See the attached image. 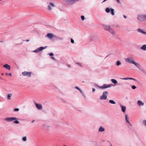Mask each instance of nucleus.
Returning a JSON list of instances; mask_svg holds the SVG:
<instances>
[{
    "label": "nucleus",
    "instance_id": "nucleus-1",
    "mask_svg": "<svg viewBox=\"0 0 146 146\" xmlns=\"http://www.w3.org/2000/svg\"><path fill=\"white\" fill-rule=\"evenodd\" d=\"M125 61L128 63L133 64L137 68H139L138 64L134 60L133 57H128L125 59Z\"/></svg>",
    "mask_w": 146,
    "mask_h": 146
},
{
    "label": "nucleus",
    "instance_id": "nucleus-2",
    "mask_svg": "<svg viewBox=\"0 0 146 146\" xmlns=\"http://www.w3.org/2000/svg\"><path fill=\"white\" fill-rule=\"evenodd\" d=\"M108 94V93L107 91L103 92L102 95L100 96V99L101 100H106L107 98V96Z\"/></svg>",
    "mask_w": 146,
    "mask_h": 146
},
{
    "label": "nucleus",
    "instance_id": "nucleus-3",
    "mask_svg": "<svg viewBox=\"0 0 146 146\" xmlns=\"http://www.w3.org/2000/svg\"><path fill=\"white\" fill-rule=\"evenodd\" d=\"M55 7V5L53 3L50 2L49 3L48 5V9L49 11H50L52 10L53 8Z\"/></svg>",
    "mask_w": 146,
    "mask_h": 146
},
{
    "label": "nucleus",
    "instance_id": "nucleus-4",
    "mask_svg": "<svg viewBox=\"0 0 146 146\" xmlns=\"http://www.w3.org/2000/svg\"><path fill=\"white\" fill-rule=\"evenodd\" d=\"M96 86L98 88L102 89H105L106 88L109 87H110L111 86V84H108L107 85L106 84H104L103 85V86H99L97 85Z\"/></svg>",
    "mask_w": 146,
    "mask_h": 146
},
{
    "label": "nucleus",
    "instance_id": "nucleus-5",
    "mask_svg": "<svg viewBox=\"0 0 146 146\" xmlns=\"http://www.w3.org/2000/svg\"><path fill=\"white\" fill-rule=\"evenodd\" d=\"M17 119L15 117H9L6 118L5 119V120L8 122L12 121Z\"/></svg>",
    "mask_w": 146,
    "mask_h": 146
},
{
    "label": "nucleus",
    "instance_id": "nucleus-6",
    "mask_svg": "<svg viewBox=\"0 0 146 146\" xmlns=\"http://www.w3.org/2000/svg\"><path fill=\"white\" fill-rule=\"evenodd\" d=\"M137 19L141 21H145L144 15H140L138 16Z\"/></svg>",
    "mask_w": 146,
    "mask_h": 146
},
{
    "label": "nucleus",
    "instance_id": "nucleus-7",
    "mask_svg": "<svg viewBox=\"0 0 146 146\" xmlns=\"http://www.w3.org/2000/svg\"><path fill=\"white\" fill-rule=\"evenodd\" d=\"M47 46H45L44 47H41L38 48L37 49L34 51V52H38L42 50L43 49H44L46 48Z\"/></svg>",
    "mask_w": 146,
    "mask_h": 146
},
{
    "label": "nucleus",
    "instance_id": "nucleus-8",
    "mask_svg": "<svg viewBox=\"0 0 146 146\" xmlns=\"http://www.w3.org/2000/svg\"><path fill=\"white\" fill-rule=\"evenodd\" d=\"M36 108L38 109H41L42 108V106L41 105L35 103Z\"/></svg>",
    "mask_w": 146,
    "mask_h": 146
},
{
    "label": "nucleus",
    "instance_id": "nucleus-9",
    "mask_svg": "<svg viewBox=\"0 0 146 146\" xmlns=\"http://www.w3.org/2000/svg\"><path fill=\"white\" fill-rule=\"evenodd\" d=\"M79 0H68V2L69 4H72L75 2L79 1Z\"/></svg>",
    "mask_w": 146,
    "mask_h": 146
},
{
    "label": "nucleus",
    "instance_id": "nucleus-10",
    "mask_svg": "<svg viewBox=\"0 0 146 146\" xmlns=\"http://www.w3.org/2000/svg\"><path fill=\"white\" fill-rule=\"evenodd\" d=\"M3 67L9 70H10L11 69L10 66L7 64L4 65Z\"/></svg>",
    "mask_w": 146,
    "mask_h": 146
},
{
    "label": "nucleus",
    "instance_id": "nucleus-11",
    "mask_svg": "<svg viewBox=\"0 0 146 146\" xmlns=\"http://www.w3.org/2000/svg\"><path fill=\"white\" fill-rule=\"evenodd\" d=\"M137 104L139 106H142L144 105V103H143L141 101L138 100L137 102Z\"/></svg>",
    "mask_w": 146,
    "mask_h": 146
},
{
    "label": "nucleus",
    "instance_id": "nucleus-12",
    "mask_svg": "<svg viewBox=\"0 0 146 146\" xmlns=\"http://www.w3.org/2000/svg\"><path fill=\"white\" fill-rule=\"evenodd\" d=\"M121 111L123 112H124L126 110V107L125 106H121Z\"/></svg>",
    "mask_w": 146,
    "mask_h": 146
},
{
    "label": "nucleus",
    "instance_id": "nucleus-13",
    "mask_svg": "<svg viewBox=\"0 0 146 146\" xmlns=\"http://www.w3.org/2000/svg\"><path fill=\"white\" fill-rule=\"evenodd\" d=\"M47 36L50 38H51L53 37V35L51 33H48L47 35Z\"/></svg>",
    "mask_w": 146,
    "mask_h": 146
},
{
    "label": "nucleus",
    "instance_id": "nucleus-14",
    "mask_svg": "<svg viewBox=\"0 0 146 146\" xmlns=\"http://www.w3.org/2000/svg\"><path fill=\"white\" fill-rule=\"evenodd\" d=\"M127 116H128V115L127 114H126L125 115L126 120V121H127V122L128 123H129L130 125L131 126V124L129 122V119H128V117Z\"/></svg>",
    "mask_w": 146,
    "mask_h": 146
},
{
    "label": "nucleus",
    "instance_id": "nucleus-15",
    "mask_svg": "<svg viewBox=\"0 0 146 146\" xmlns=\"http://www.w3.org/2000/svg\"><path fill=\"white\" fill-rule=\"evenodd\" d=\"M104 131V129L102 126L100 127L98 130V131L100 132H103Z\"/></svg>",
    "mask_w": 146,
    "mask_h": 146
},
{
    "label": "nucleus",
    "instance_id": "nucleus-16",
    "mask_svg": "<svg viewBox=\"0 0 146 146\" xmlns=\"http://www.w3.org/2000/svg\"><path fill=\"white\" fill-rule=\"evenodd\" d=\"M141 49L143 50H146V44H144L140 48Z\"/></svg>",
    "mask_w": 146,
    "mask_h": 146
},
{
    "label": "nucleus",
    "instance_id": "nucleus-17",
    "mask_svg": "<svg viewBox=\"0 0 146 146\" xmlns=\"http://www.w3.org/2000/svg\"><path fill=\"white\" fill-rule=\"evenodd\" d=\"M109 31L111 34L113 35H115V33L114 31L111 29H110Z\"/></svg>",
    "mask_w": 146,
    "mask_h": 146
},
{
    "label": "nucleus",
    "instance_id": "nucleus-18",
    "mask_svg": "<svg viewBox=\"0 0 146 146\" xmlns=\"http://www.w3.org/2000/svg\"><path fill=\"white\" fill-rule=\"evenodd\" d=\"M137 31H138L140 32V33H141L142 34H146V33H145V32L143 31L141 29H138L137 30Z\"/></svg>",
    "mask_w": 146,
    "mask_h": 146
},
{
    "label": "nucleus",
    "instance_id": "nucleus-19",
    "mask_svg": "<svg viewBox=\"0 0 146 146\" xmlns=\"http://www.w3.org/2000/svg\"><path fill=\"white\" fill-rule=\"evenodd\" d=\"M111 80L112 82L114 84H116L117 83V81L114 79H111Z\"/></svg>",
    "mask_w": 146,
    "mask_h": 146
},
{
    "label": "nucleus",
    "instance_id": "nucleus-20",
    "mask_svg": "<svg viewBox=\"0 0 146 146\" xmlns=\"http://www.w3.org/2000/svg\"><path fill=\"white\" fill-rule=\"evenodd\" d=\"M12 95L11 94H9L7 95V99L8 100H10L11 99V97Z\"/></svg>",
    "mask_w": 146,
    "mask_h": 146
},
{
    "label": "nucleus",
    "instance_id": "nucleus-21",
    "mask_svg": "<svg viewBox=\"0 0 146 146\" xmlns=\"http://www.w3.org/2000/svg\"><path fill=\"white\" fill-rule=\"evenodd\" d=\"M123 80H128V79H129V80H134V81H137V80L134 79V78H123Z\"/></svg>",
    "mask_w": 146,
    "mask_h": 146
},
{
    "label": "nucleus",
    "instance_id": "nucleus-22",
    "mask_svg": "<svg viewBox=\"0 0 146 146\" xmlns=\"http://www.w3.org/2000/svg\"><path fill=\"white\" fill-rule=\"evenodd\" d=\"M22 74L24 76H26L27 75V72L26 71L23 72L22 73Z\"/></svg>",
    "mask_w": 146,
    "mask_h": 146
},
{
    "label": "nucleus",
    "instance_id": "nucleus-23",
    "mask_svg": "<svg viewBox=\"0 0 146 146\" xmlns=\"http://www.w3.org/2000/svg\"><path fill=\"white\" fill-rule=\"evenodd\" d=\"M111 28L110 27V26H106L105 27V29L106 30H108V31H109V30H110V29Z\"/></svg>",
    "mask_w": 146,
    "mask_h": 146
},
{
    "label": "nucleus",
    "instance_id": "nucleus-24",
    "mask_svg": "<svg viewBox=\"0 0 146 146\" xmlns=\"http://www.w3.org/2000/svg\"><path fill=\"white\" fill-rule=\"evenodd\" d=\"M109 102L111 103V104H115V102L113 100H109Z\"/></svg>",
    "mask_w": 146,
    "mask_h": 146
},
{
    "label": "nucleus",
    "instance_id": "nucleus-25",
    "mask_svg": "<svg viewBox=\"0 0 146 146\" xmlns=\"http://www.w3.org/2000/svg\"><path fill=\"white\" fill-rule=\"evenodd\" d=\"M111 10L110 9L108 8H106V11L107 13H109L110 11H111Z\"/></svg>",
    "mask_w": 146,
    "mask_h": 146
},
{
    "label": "nucleus",
    "instance_id": "nucleus-26",
    "mask_svg": "<svg viewBox=\"0 0 146 146\" xmlns=\"http://www.w3.org/2000/svg\"><path fill=\"white\" fill-rule=\"evenodd\" d=\"M114 10L113 9H111V14L112 15H114Z\"/></svg>",
    "mask_w": 146,
    "mask_h": 146
},
{
    "label": "nucleus",
    "instance_id": "nucleus-27",
    "mask_svg": "<svg viewBox=\"0 0 146 146\" xmlns=\"http://www.w3.org/2000/svg\"><path fill=\"white\" fill-rule=\"evenodd\" d=\"M121 64V62L119 61H117V66H119Z\"/></svg>",
    "mask_w": 146,
    "mask_h": 146
},
{
    "label": "nucleus",
    "instance_id": "nucleus-28",
    "mask_svg": "<svg viewBox=\"0 0 146 146\" xmlns=\"http://www.w3.org/2000/svg\"><path fill=\"white\" fill-rule=\"evenodd\" d=\"M22 140L23 141H27V138L26 137H23L22 138Z\"/></svg>",
    "mask_w": 146,
    "mask_h": 146
},
{
    "label": "nucleus",
    "instance_id": "nucleus-29",
    "mask_svg": "<svg viewBox=\"0 0 146 146\" xmlns=\"http://www.w3.org/2000/svg\"><path fill=\"white\" fill-rule=\"evenodd\" d=\"M19 109L17 108H15L14 109V110L15 111H19Z\"/></svg>",
    "mask_w": 146,
    "mask_h": 146
},
{
    "label": "nucleus",
    "instance_id": "nucleus-30",
    "mask_svg": "<svg viewBox=\"0 0 146 146\" xmlns=\"http://www.w3.org/2000/svg\"><path fill=\"white\" fill-rule=\"evenodd\" d=\"M19 123V121L17 120H15L14 122V123L15 124H18Z\"/></svg>",
    "mask_w": 146,
    "mask_h": 146
},
{
    "label": "nucleus",
    "instance_id": "nucleus-31",
    "mask_svg": "<svg viewBox=\"0 0 146 146\" xmlns=\"http://www.w3.org/2000/svg\"><path fill=\"white\" fill-rule=\"evenodd\" d=\"M81 18L82 20V21L84 20V16H81Z\"/></svg>",
    "mask_w": 146,
    "mask_h": 146
},
{
    "label": "nucleus",
    "instance_id": "nucleus-32",
    "mask_svg": "<svg viewBox=\"0 0 146 146\" xmlns=\"http://www.w3.org/2000/svg\"><path fill=\"white\" fill-rule=\"evenodd\" d=\"M5 74H6V75H10V76H12V75H11V73H5Z\"/></svg>",
    "mask_w": 146,
    "mask_h": 146
},
{
    "label": "nucleus",
    "instance_id": "nucleus-33",
    "mask_svg": "<svg viewBox=\"0 0 146 146\" xmlns=\"http://www.w3.org/2000/svg\"><path fill=\"white\" fill-rule=\"evenodd\" d=\"M143 124L146 126V120H144L143 121Z\"/></svg>",
    "mask_w": 146,
    "mask_h": 146
},
{
    "label": "nucleus",
    "instance_id": "nucleus-34",
    "mask_svg": "<svg viewBox=\"0 0 146 146\" xmlns=\"http://www.w3.org/2000/svg\"><path fill=\"white\" fill-rule=\"evenodd\" d=\"M136 88V87L135 86H134V85L132 87V88L133 89H135Z\"/></svg>",
    "mask_w": 146,
    "mask_h": 146
},
{
    "label": "nucleus",
    "instance_id": "nucleus-35",
    "mask_svg": "<svg viewBox=\"0 0 146 146\" xmlns=\"http://www.w3.org/2000/svg\"><path fill=\"white\" fill-rule=\"evenodd\" d=\"M31 73L30 72H28V76H31Z\"/></svg>",
    "mask_w": 146,
    "mask_h": 146
},
{
    "label": "nucleus",
    "instance_id": "nucleus-36",
    "mask_svg": "<svg viewBox=\"0 0 146 146\" xmlns=\"http://www.w3.org/2000/svg\"><path fill=\"white\" fill-rule=\"evenodd\" d=\"M71 42L72 43H74V40L72 39H71Z\"/></svg>",
    "mask_w": 146,
    "mask_h": 146
},
{
    "label": "nucleus",
    "instance_id": "nucleus-37",
    "mask_svg": "<svg viewBox=\"0 0 146 146\" xmlns=\"http://www.w3.org/2000/svg\"><path fill=\"white\" fill-rule=\"evenodd\" d=\"M49 55L51 56H53L54 55V54L53 53H51Z\"/></svg>",
    "mask_w": 146,
    "mask_h": 146
},
{
    "label": "nucleus",
    "instance_id": "nucleus-38",
    "mask_svg": "<svg viewBox=\"0 0 146 146\" xmlns=\"http://www.w3.org/2000/svg\"><path fill=\"white\" fill-rule=\"evenodd\" d=\"M76 64L79 65V66H80L81 67L82 66V65H81V64L80 63H76Z\"/></svg>",
    "mask_w": 146,
    "mask_h": 146
},
{
    "label": "nucleus",
    "instance_id": "nucleus-39",
    "mask_svg": "<svg viewBox=\"0 0 146 146\" xmlns=\"http://www.w3.org/2000/svg\"><path fill=\"white\" fill-rule=\"evenodd\" d=\"M75 88L78 90H80V89L77 87H76Z\"/></svg>",
    "mask_w": 146,
    "mask_h": 146
},
{
    "label": "nucleus",
    "instance_id": "nucleus-40",
    "mask_svg": "<svg viewBox=\"0 0 146 146\" xmlns=\"http://www.w3.org/2000/svg\"><path fill=\"white\" fill-rule=\"evenodd\" d=\"M95 89L94 88H92V91L93 92L95 91Z\"/></svg>",
    "mask_w": 146,
    "mask_h": 146
},
{
    "label": "nucleus",
    "instance_id": "nucleus-41",
    "mask_svg": "<svg viewBox=\"0 0 146 146\" xmlns=\"http://www.w3.org/2000/svg\"><path fill=\"white\" fill-rule=\"evenodd\" d=\"M117 1L118 3H120V1L119 0H117Z\"/></svg>",
    "mask_w": 146,
    "mask_h": 146
},
{
    "label": "nucleus",
    "instance_id": "nucleus-42",
    "mask_svg": "<svg viewBox=\"0 0 146 146\" xmlns=\"http://www.w3.org/2000/svg\"><path fill=\"white\" fill-rule=\"evenodd\" d=\"M144 15L145 21L146 20V15Z\"/></svg>",
    "mask_w": 146,
    "mask_h": 146
},
{
    "label": "nucleus",
    "instance_id": "nucleus-43",
    "mask_svg": "<svg viewBox=\"0 0 146 146\" xmlns=\"http://www.w3.org/2000/svg\"><path fill=\"white\" fill-rule=\"evenodd\" d=\"M51 58L53 60H54L55 59V58H54V57H51Z\"/></svg>",
    "mask_w": 146,
    "mask_h": 146
},
{
    "label": "nucleus",
    "instance_id": "nucleus-44",
    "mask_svg": "<svg viewBox=\"0 0 146 146\" xmlns=\"http://www.w3.org/2000/svg\"><path fill=\"white\" fill-rule=\"evenodd\" d=\"M125 18V19H126V16H125V15H124L123 16Z\"/></svg>",
    "mask_w": 146,
    "mask_h": 146
},
{
    "label": "nucleus",
    "instance_id": "nucleus-45",
    "mask_svg": "<svg viewBox=\"0 0 146 146\" xmlns=\"http://www.w3.org/2000/svg\"><path fill=\"white\" fill-rule=\"evenodd\" d=\"M3 41H0V42L3 43Z\"/></svg>",
    "mask_w": 146,
    "mask_h": 146
},
{
    "label": "nucleus",
    "instance_id": "nucleus-46",
    "mask_svg": "<svg viewBox=\"0 0 146 146\" xmlns=\"http://www.w3.org/2000/svg\"><path fill=\"white\" fill-rule=\"evenodd\" d=\"M79 91L81 93H82V91H81V90H79Z\"/></svg>",
    "mask_w": 146,
    "mask_h": 146
},
{
    "label": "nucleus",
    "instance_id": "nucleus-47",
    "mask_svg": "<svg viewBox=\"0 0 146 146\" xmlns=\"http://www.w3.org/2000/svg\"><path fill=\"white\" fill-rule=\"evenodd\" d=\"M107 0H104L103 1V2H104L105 1H107Z\"/></svg>",
    "mask_w": 146,
    "mask_h": 146
},
{
    "label": "nucleus",
    "instance_id": "nucleus-48",
    "mask_svg": "<svg viewBox=\"0 0 146 146\" xmlns=\"http://www.w3.org/2000/svg\"><path fill=\"white\" fill-rule=\"evenodd\" d=\"M107 0H104L103 1V2H104L105 1H107Z\"/></svg>",
    "mask_w": 146,
    "mask_h": 146
},
{
    "label": "nucleus",
    "instance_id": "nucleus-49",
    "mask_svg": "<svg viewBox=\"0 0 146 146\" xmlns=\"http://www.w3.org/2000/svg\"><path fill=\"white\" fill-rule=\"evenodd\" d=\"M35 121V120H33L32 121V123H33V122H34V121Z\"/></svg>",
    "mask_w": 146,
    "mask_h": 146
},
{
    "label": "nucleus",
    "instance_id": "nucleus-50",
    "mask_svg": "<svg viewBox=\"0 0 146 146\" xmlns=\"http://www.w3.org/2000/svg\"><path fill=\"white\" fill-rule=\"evenodd\" d=\"M110 146H112L111 144V143L110 144Z\"/></svg>",
    "mask_w": 146,
    "mask_h": 146
},
{
    "label": "nucleus",
    "instance_id": "nucleus-51",
    "mask_svg": "<svg viewBox=\"0 0 146 146\" xmlns=\"http://www.w3.org/2000/svg\"><path fill=\"white\" fill-rule=\"evenodd\" d=\"M3 74H3V73H2V74H2V75H3Z\"/></svg>",
    "mask_w": 146,
    "mask_h": 146
},
{
    "label": "nucleus",
    "instance_id": "nucleus-52",
    "mask_svg": "<svg viewBox=\"0 0 146 146\" xmlns=\"http://www.w3.org/2000/svg\"><path fill=\"white\" fill-rule=\"evenodd\" d=\"M63 146H66L65 145H64Z\"/></svg>",
    "mask_w": 146,
    "mask_h": 146
},
{
    "label": "nucleus",
    "instance_id": "nucleus-53",
    "mask_svg": "<svg viewBox=\"0 0 146 146\" xmlns=\"http://www.w3.org/2000/svg\"><path fill=\"white\" fill-rule=\"evenodd\" d=\"M2 0H0V1H2Z\"/></svg>",
    "mask_w": 146,
    "mask_h": 146
}]
</instances>
